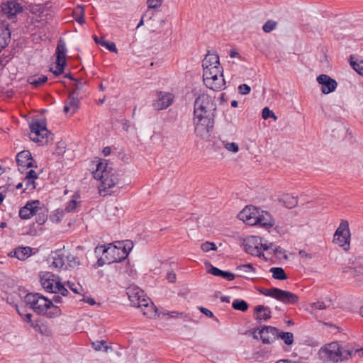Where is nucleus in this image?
Listing matches in <instances>:
<instances>
[{
	"mask_svg": "<svg viewBox=\"0 0 363 363\" xmlns=\"http://www.w3.org/2000/svg\"><path fill=\"white\" fill-rule=\"evenodd\" d=\"M216 104L208 94L199 95L194 101V123L195 133L203 138L213 129L216 116Z\"/></svg>",
	"mask_w": 363,
	"mask_h": 363,
	"instance_id": "nucleus-1",
	"label": "nucleus"
},
{
	"mask_svg": "<svg viewBox=\"0 0 363 363\" xmlns=\"http://www.w3.org/2000/svg\"><path fill=\"white\" fill-rule=\"evenodd\" d=\"M95 179L100 180L102 189L101 191H106L120 184L121 174L114 170L106 160H100L93 172Z\"/></svg>",
	"mask_w": 363,
	"mask_h": 363,
	"instance_id": "nucleus-2",
	"label": "nucleus"
},
{
	"mask_svg": "<svg viewBox=\"0 0 363 363\" xmlns=\"http://www.w3.org/2000/svg\"><path fill=\"white\" fill-rule=\"evenodd\" d=\"M133 243L130 242L128 245L122 246L120 243V246L113 245L109 244L108 247L106 246H98L95 248V253L99 255L102 253L103 257L98 259V263L100 266L105 264H111L113 262H119L123 259H125L129 254L131 250Z\"/></svg>",
	"mask_w": 363,
	"mask_h": 363,
	"instance_id": "nucleus-3",
	"label": "nucleus"
},
{
	"mask_svg": "<svg viewBox=\"0 0 363 363\" xmlns=\"http://www.w3.org/2000/svg\"><path fill=\"white\" fill-rule=\"evenodd\" d=\"M40 280L43 288L45 291L60 294L62 296H67L69 294L68 290L61 283L60 278L51 272H44L40 274Z\"/></svg>",
	"mask_w": 363,
	"mask_h": 363,
	"instance_id": "nucleus-4",
	"label": "nucleus"
},
{
	"mask_svg": "<svg viewBox=\"0 0 363 363\" xmlns=\"http://www.w3.org/2000/svg\"><path fill=\"white\" fill-rule=\"evenodd\" d=\"M272 246H274L272 242H267V240L259 236H249L243 240L245 251L252 256L259 257H264L263 251L272 249Z\"/></svg>",
	"mask_w": 363,
	"mask_h": 363,
	"instance_id": "nucleus-5",
	"label": "nucleus"
},
{
	"mask_svg": "<svg viewBox=\"0 0 363 363\" xmlns=\"http://www.w3.org/2000/svg\"><path fill=\"white\" fill-rule=\"evenodd\" d=\"M203 72V82L206 86L213 90L220 91L225 89V81L222 67H210Z\"/></svg>",
	"mask_w": 363,
	"mask_h": 363,
	"instance_id": "nucleus-6",
	"label": "nucleus"
},
{
	"mask_svg": "<svg viewBox=\"0 0 363 363\" xmlns=\"http://www.w3.org/2000/svg\"><path fill=\"white\" fill-rule=\"evenodd\" d=\"M258 291L260 294L272 297L285 304H296L299 299L296 294L275 287L271 289L260 288Z\"/></svg>",
	"mask_w": 363,
	"mask_h": 363,
	"instance_id": "nucleus-7",
	"label": "nucleus"
},
{
	"mask_svg": "<svg viewBox=\"0 0 363 363\" xmlns=\"http://www.w3.org/2000/svg\"><path fill=\"white\" fill-rule=\"evenodd\" d=\"M46 211L44 205L39 200L29 201L24 205V220L35 216L37 223L42 225L47 219Z\"/></svg>",
	"mask_w": 363,
	"mask_h": 363,
	"instance_id": "nucleus-8",
	"label": "nucleus"
},
{
	"mask_svg": "<svg viewBox=\"0 0 363 363\" xmlns=\"http://www.w3.org/2000/svg\"><path fill=\"white\" fill-rule=\"evenodd\" d=\"M345 352L346 353L345 355L343 354V352L338 344L333 342L328 347L322 349L320 352V354L321 358L325 361L337 362L352 357V352L345 350Z\"/></svg>",
	"mask_w": 363,
	"mask_h": 363,
	"instance_id": "nucleus-9",
	"label": "nucleus"
},
{
	"mask_svg": "<svg viewBox=\"0 0 363 363\" xmlns=\"http://www.w3.org/2000/svg\"><path fill=\"white\" fill-rule=\"evenodd\" d=\"M24 303L39 314H43L51 304V300L38 293L28 294L24 296Z\"/></svg>",
	"mask_w": 363,
	"mask_h": 363,
	"instance_id": "nucleus-10",
	"label": "nucleus"
},
{
	"mask_svg": "<svg viewBox=\"0 0 363 363\" xmlns=\"http://www.w3.org/2000/svg\"><path fill=\"white\" fill-rule=\"evenodd\" d=\"M30 139L40 145H48L52 140V134L46 127L39 123H33L30 125Z\"/></svg>",
	"mask_w": 363,
	"mask_h": 363,
	"instance_id": "nucleus-11",
	"label": "nucleus"
},
{
	"mask_svg": "<svg viewBox=\"0 0 363 363\" xmlns=\"http://www.w3.org/2000/svg\"><path fill=\"white\" fill-rule=\"evenodd\" d=\"M350 237L349 223L346 220H342L334 234L333 242L347 251L350 249Z\"/></svg>",
	"mask_w": 363,
	"mask_h": 363,
	"instance_id": "nucleus-12",
	"label": "nucleus"
},
{
	"mask_svg": "<svg viewBox=\"0 0 363 363\" xmlns=\"http://www.w3.org/2000/svg\"><path fill=\"white\" fill-rule=\"evenodd\" d=\"M66 250L65 248L52 252L48 258L50 267L56 271L67 269Z\"/></svg>",
	"mask_w": 363,
	"mask_h": 363,
	"instance_id": "nucleus-13",
	"label": "nucleus"
},
{
	"mask_svg": "<svg viewBox=\"0 0 363 363\" xmlns=\"http://www.w3.org/2000/svg\"><path fill=\"white\" fill-rule=\"evenodd\" d=\"M2 16L15 22L16 16L22 11V6L16 0L7 1L1 4Z\"/></svg>",
	"mask_w": 363,
	"mask_h": 363,
	"instance_id": "nucleus-14",
	"label": "nucleus"
},
{
	"mask_svg": "<svg viewBox=\"0 0 363 363\" xmlns=\"http://www.w3.org/2000/svg\"><path fill=\"white\" fill-rule=\"evenodd\" d=\"M259 209L254 206H246L238 215L240 220L247 225H255V220H257Z\"/></svg>",
	"mask_w": 363,
	"mask_h": 363,
	"instance_id": "nucleus-15",
	"label": "nucleus"
},
{
	"mask_svg": "<svg viewBox=\"0 0 363 363\" xmlns=\"http://www.w3.org/2000/svg\"><path fill=\"white\" fill-rule=\"evenodd\" d=\"M126 294L128 299L132 303V306L135 307L142 301L143 298H147L145 294L144 291L135 285H130L127 287Z\"/></svg>",
	"mask_w": 363,
	"mask_h": 363,
	"instance_id": "nucleus-16",
	"label": "nucleus"
},
{
	"mask_svg": "<svg viewBox=\"0 0 363 363\" xmlns=\"http://www.w3.org/2000/svg\"><path fill=\"white\" fill-rule=\"evenodd\" d=\"M317 82L322 85L321 91L324 94H328L333 92L337 86V82L330 76L322 74L317 77Z\"/></svg>",
	"mask_w": 363,
	"mask_h": 363,
	"instance_id": "nucleus-17",
	"label": "nucleus"
},
{
	"mask_svg": "<svg viewBox=\"0 0 363 363\" xmlns=\"http://www.w3.org/2000/svg\"><path fill=\"white\" fill-rule=\"evenodd\" d=\"M157 97L158 100L153 104L157 110H164L167 108L172 104L174 99V96L172 93L164 91H158Z\"/></svg>",
	"mask_w": 363,
	"mask_h": 363,
	"instance_id": "nucleus-18",
	"label": "nucleus"
},
{
	"mask_svg": "<svg viewBox=\"0 0 363 363\" xmlns=\"http://www.w3.org/2000/svg\"><path fill=\"white\" fill-rule=\"evenodd\" d=\"M259 334L262 343L271 344L277 338V328L264 325L259 330Z\"/></svg>",
	"mask_w": 363,
	"mask_h": 363,
	"instance_id": "nucleus-19",
	"label": "nucleus"
},
{
	"mask_svg": "<svg viewBox=\"0 0 363 363\" xmlns=\"http://www.w3.org/2000/svg\"><path fill=\"white\" fill-rule=\"evenodd\" d=\"M136 307L140 308L143 314L149 318L155 317L157 313V308L148 297L143 298Z\"/></svg>",
	"mask_w": 363,
	"mask_h": 363,
	"instance_id": "nucleus-20",
	"label": "nucleus"
},
{
	"mask_svg": "<svg viewBox=\"0 0 363 363\" xmlns=\"http://www.w3.org/2000/svg\"><path fill=\"white\" fill-rule=\"evenodd\" d=\"M16 289H13V291H9L7 289L6 290V294H7V296L6 298V301L10 305L13 306L18 313L22 316V313H21L19 308H18V304L21 303V296L19 292L17 291L20 290L19 287H16Z\"/></svg>",
	"mask_w": 363,
	"mask_h": 363,
	"instance_id": "nucleus-21",
	"label": "nucleus"
},
{
	"mask_svg": "<svg viewBox=\"0 0 363 363\" xmlns=\"http://www.w3.org/2000/svg\"><path fill=\"white\" fill-rule=\"evenodd\" d=\"M79 99L78 95H76V91H72L69 93L68 101L64 106V112L65 113L71 111V113H74L79 108Z\"/></svg>",
	"mask_w": 363,
	"mask_h": 363,
	"instance_id": "nucleus-22",
	"label": "nucleus"
},
{
	"mask_svg": "<svg viewBox=\"0 0 363 363\" xmlns=\"http://www.w3.org/2000/svg\"><path fill=\"white\" fill-rule=\"evenodd\" d=\"M254 312L255 318L257 321H267L272 317V312L269 307L262 305H258L255 307Z\"/></svg>",
	"mask_w": 363,
	"mask_h": 363,
	"instance_id": "nucleus-23",
	"label": "nucleus"
},
{
	"mask_svg": "<svg viewBox=\"0 0 363 363\" xmlns=\"http://www.w3.org/2000/svg\"><path fill=\"white\" fill-rule=\"evenodd\" d=\"M52 301L55 303H62V298L60 295H54L52 300L51 304L48 307V311L44 312V315H45L48 318H55L57 317L61 314V310L58 306H56L53 304Z\"/></svg>",
	"mask_w": 363,
	"mask_h": 363,
	"instance_id": "nucleus-24",
	"label": "nucleus"
},
{
	"mask_svg": "<svg viewBox=\"0 0 363 363\" xmlns=\"http://www.w3.org/2000/svg\"><path fill=\"white\" fill-rule=\"evenodd\" d=\"M274 221L271 215L264 211H259L257 220H255V225H259L266 228H271L274 225Z\"/></svg>",
	"mask_w": 363,
	"mask_h": 363,
	"instance_id": "nucleus-25",
	"label": "nucleus"
},
{
	"mask_svg": "<svg viewBox=\"0 0 363 363\" xmlns=\"http://www.w3.org/2000/svg\"><path fill=\"white\" fill-rule=\"evenodd\" d=\"M202 67L203 71L210 67H220L219 57L216 53H208L202 61Z\"/></svg>",
	"mask_w": 363,
	"mask_h": 363,
	"instance_id": "nucleus-26",
	"label": "nucleus"
},
{
	"mask_svg": "<svg viewBox=\"0 0 363 363\" xmlns=\"http://www.w3.org/2000/svg\"><path fill=\"white\" fill-rule=\"evenodd\" d=\"M47 81L48 77L43 74H35L27 77L28 84L35 89L42 86Z\"/></svg>",
	"mask_w": 363,
	"mask_h": 363,
	"instance_id": "nucleus-27",
	"label": "nucleus"
},
{
	"mask_svg": "<svg viewBox=\"0 0 363 363\" xmlns=\"http://www.w3.org/2000/svg\"><path fill=\"white\" fill-rule=\"evenodd\" d=\"M66 52L67 49L65 43L63 41L60 40L56 48V62L66 64Z\"/></svg>",
	"mask_w": 363,
	"mask_h": 363,
	"instance_id": "nucleus-28",
	"label": "nucleus"
},
{
	"mask_svg": "<svg viewBox=\"0 0 363 363\" xmlns=\"http://www.w3.org/2000/svg\"><path fill=\"white\" fill-rule=\"evenodd\" d=\"M67 269L75 268L80 264L79 259L77 256L69 253L66 251Z\"/></svg>",
	"mask_w": 363,
	"mask_h": 363,
	"instance_id": "nucleus-29",
	"label": "nucleus"
},
{
	"mask_svg": "<svg viewBox=\"0 0 363 363\" xmlns=\"http://www.w3.org/2000/svg\"><path fill=\"white\" fill-rule=\"evenodd\" d=\"M288 208H292L298 204V199L290 194L284 195L281 200Z\"/></svg>",
	"mask_w": 363,
	"mask_h": 363,
	"instance_id": "nucleus-30",
	"label": "nucleus"
},
{
	"mask_svg": "<svg viewBox=\"0 0 363 363\" xmlns=\"http://www.w3.org/2000/svg\"><path fill=\"white\" fill-rule=\"evenodd\" d=\"M0 36L4 39L9 40L11 38V32L9 29V23L4 19L0 18Z\"/></svg>",
	"mask_w": 363,
	"mask_h": 363,
	"instance_id": "nucleus-31",
	"label": "nucleus"
},
{
	"mask_svg": "<svg viewBox=\"0 0 363 363\" xmlns=\"http://www.w3.org/2000/svg\"><path fill=\"white\" fill-rule=\"evenodd\" d=\"M281 338L286 345H291L294 342V335L290 332H279L277 329V338Z\"/></svg>",
	"mask_w": 363,
	"mask_h": 363,
	"instance_id": "nucleus-32",
	"label": "nucleus"
},
{
	"mask_svg": "<svg viewBox=\"0 0 363 363\" xmlns=\"http://www.w3.org/2000/svg\"><path fill=\"white\" fill-rule=\"evenodd\" d=\"M75 16V21L79 24L82 25L85 23L84 19V9L82 6H77V7L73 11Z\"/></svg>",
	"mask_w": 363,
	"mask_h": 363,
	"instance_id": "nucleus-33",
	"label": "nucleus"
},
{
	"mask_svg": "<svg viewBox=\"0 0 363 363\" xmlns=\"http://www.w3.org/2000/svg\"><path fill=\"white\" fill-rule=\"evenodd\" d=\"M270 272L272 273V277L275 279L285 280L287 279V276L284 270L281 267H272L271 268Z\"/></svg>",
	"mask_w": 363,
	"mask_h": 363,
	"instance_id": "nucleus-34",
	"label": "nucleus"
},
{
	"mask_svg": "<svg viewBox=\"0 0 363 363\" xmlns=\"http://www.w3.org/2000/svg\"><path fill=\"white\" fill-rule=\"evenodd\" d=\"M232 307L235 310L245 312L248 309V304L244 300L235 299L232 303Z\"/></svg>",
	"mask_w": 363,
	"mask_h": 363,
	"instance_id": "nucleus-35",
	"label": "nucleus"
},
{
	"mask_svg": "<svg viewBox=\"0 0 363 363\" xmlns=\"http://www.w3.org/2000/svg\"><path fill=\"white\" fill-rule=\"evenodd\" d=\"M34 330L45 336H50L52 334L51 329L45 324L35 323Z\"/></svg>",
	"mask_w": 363,
	"mask_h": 363,
	"instance_id": "nucleus-36",
	"label": "nucleus"
},
{
	"mask_svg": "<svg viewBox=\"0 0 363 363\" xmlns=\"http://www.w3.org/2000/svg\"><path fill=\"white\" fill-rule=\"evenodd\" d=\"M78 199H79V195L74 194L72 199L67 203L65 211L67 212L74 211L79 203V202L77 201Z\"/></svg>",
	"mask_w": 363,
	"mask_h": 363,
	"instance_id": "nucleus-37",
	"label": "nucleus"
},
{
	"mask_svg": "<svg viewBox=\"0 0 363 363\" xmlns=\"http://www.w3.org/2000/svg\"><path fill=\"white\" fill-rule=\"evenodd\" d=\"M353 57L350 58V65L360 75L363 76V61H354Z\"/></svg>",
	"mask_w": 363,
	"mask_h": 363,
	"instance_id": "nucleus-38",
	"label": "nucleus"
},
{
	"mask_svg": "<svg viewBox=\"0 0 363 363\" xmlns=\"http://www.w3.org/2000/svg\"><path fill=\"white\" fill-rule=\"evenodd\" d=\"M36 179H25L24 181L26 182V188H24V193L28 191V192L33 191L34 189H35L37 186V184L35 182Z\"/></svg>",
	"mask_w": 363,
	"mask_h": 363,
	"instance_id": "nucleus-39",
	"label": "nucleus"
},
{
	"mask_svg": "<svg viewBox=\"0 0 363 363\" xmlns=\"http://www.w3.org/2000/svg\"><path fill=\"white\" fill-rule=\"evenodd\" d=\"M66 284L67 287L74 294H81V293L83 291L82 286L79 285V284H74L73 282L68 281Z\"/></svg>",
	"mask_w": 363,
	"mask_h": 363,
	"instance_id": "nucleus-40",
	"label": "nucleus"
},
{
	"mask_svg": "<svg viewBox=\"0 0 363 363\" xmlns=\"http://www.w3.org/2000/svg\"><path fill=\"white\" fill-rule=\"evenodd\" d=\"M8 255L10 257H16L19 260H22L23 259V247H21V246L18 247L15 250L10 252L8 254Z\"/></svg>",
	"mask_w": 363,
	"mask_h": 363,
	"instance_id": "nucleus-41",
	"label": "nucleus"
},
{
	"mask_svg": "<svg viewBox=\"0 0 363 363\" xmlns=\"http://www.w3.org/2000/svg\"><path fill=\"white\" fill-rule=\"evenodd\" d=\"M237 270L242 272V273L255 272V269L251 264H241L237 267Z\"/></svg>",
	"mask_w": 363,
	"mask_h": 363,
	"instance_id": "nucleus-42",
	"label": "nucleus"
},
{
	"mask_svg": "<svg viewBox=\"0 0 363 363\" xmlns=\"http://www.w3.org/2000/svg\"><path fill=\"white\" fill-rule=\"evenodd\" d=\"M277 26V23L274 21L269 20L263 26L262 29L265 33H269L273 30Z\"/></svg>",
	"mask_w": 363,
	"mask_h": 363,
	"instance_id": "nucleus-43",
	"label": "nucleus"
},
{
	"mask_svg": "<svg viewBox=\"0 0 363 363\" xmlns=\"http://www.w3.org/2000/svg\"><path fill=\"white\" fill-rule=\"evenodd\" d=\"M101 45L102 47L106 48L107 50H108L111 52L117 53L118 50L116 46V44L113 42H107V41H102L101 43Z\"/></svg>",
	"mask_w": 363,
	"mask_h": 363,
	"instance_id": "nucleus-44",
	"label": "nucleus"
},
{
	"mask_svg": "<svg viewBox=\"0 0 363 363\" xmlns=\"http://www.w3.org/2000/svg\"><path fill=\"white\" fill-rule=\"evenodd\" d=\"M201 248L203 252H209L210 250L216 251L217 250V247L214 242L208 241L203 243L201 246Z\"/></svg>",
	"mask_w": 363,
	"mask_h": 363,
	"instance_id": "nucleus-45",
	"label": "nucleus"
},
{
	"mask_svg": "<svg viewBox=\"0 0 363 363\" xmlns=\"http://www.w3.org/2000/svg\"><path fill=\"white\" fill-rule=\"evenodd\" d=\"M262 116L264 119L272 118L274 120H277V116H275L274 113L272 111H271L268 107H264L262 109Z\"/></svg>",
	"mask_w": 363,
	"mask_h": 363,
	"instance_id": "nucleus-46",
	"label": "nucleus"
},
{
	"mask_svg": "<svg viewBox=\"0 0 363 363\" xmlns=\"http://www.w3.org/2000/svg\"><path fill=\"white\" fill-rule=\"evenodd\" d=\"M42 172V170H40L38 172H36L33 169H30L26 173L25 179H37L40 174Z\"/></svg>",
	"mask_w": 363,
	"mask_h": 363,
	"instance_id": "nucleus-47",
	"label": "nucleus"
},
{
	"mask_svg": "<svg viewBox=\"0 0 363 363\" xmlns=\"http://www.w3.org/2000/svg\"><path fill=\"white\" fill-rule=\"evenodd\" d=\"M162 0H147L148 9H157L161 6Z\"/></svg>",
	"mask_w": 363,
	"mask_h": 363,
	"instance_id": "nucleus-48",
	"label": "nucleus"
},
{
	"mask_svg": "<svg viewBox=\"0 0 363 363\" xmlns=\"http://www.w3.org/2000/svg\"><path fill=\"white\" fill-rule=\"evenodd\" d=\"M356 269L357 267H345L342 268V273L346 274L348 277L354 278V276L356 274Z\"/></svg>",
	"mask_w": 363,
	"mask_h": 363,
	"instance_id": "nucleus-49",
	"label": "nucleus"
},
{
	"mask_svg": "<svg viewBox=\"0 0 363 363\" xmlns=\"http://www.w3.org/2000/svg\"><path fill=\"white\" fill-rule=\"evenodd\" d=\"M225 147L233 152H237L239 150L238 145L235 143H224Z\"/></svg>",
	"mask_w": 363,
	"mask_h": 363,
	"instance_id": "nucleus-50",
	"label": "nucleus"
},
{
	"mask_svg": "<svg viewBox=\"0 0 363 363\" xmlns=\"http://www.w3.org/2000/svg\"><path fill=\"white\" fill-rule=\"evenodd\" d=\"M354 278L358 282L363 281V266H359L356 269V274L354 276Z\"/></svg>",
	"mask_w": 363,
	"mask_h": 363,
	"instance_id": "nucleus-51",
	"label": "nucleus"
},
{
	"mask_svg": "<svg viewBox=\"0 0 363 363\" xmlns=\"http://www.w3.org/2000/svg\"><path fill=\"white\" fill-rule=\"evenodd\" d=\"M38 252L37 248H31L30 247H24V259L36 254Z\"/></svg>",
	"mask_w": 363,
	"mask_h": 363,
	"instance_id": "nucleus-52",
	"label": "nucleus"
},
{
	"mask_svg": "<svg viewBox=\"0 0 363 363\" xmlns=\"http://www.w3.org/2000/svg\"><path fill=\"white\" fill-rule=\"evenodd\" d=\"M63 217V211H60L59 210H57L55 213H53L52 216H50V219L53 222L58 223L61 221L62 218Z\"/></svg>",
	"mask_w": 363,
	"mask_h": 363,
	"instance_id": "nucleus-53",
	"label": "nucleus"
},
{
	"mask_svg": "<svg viewBox=\"0 0 363 363\" xmlns=\"http://www.w3.org/2000/svg\"><path fill=\"white\" fill-rule=\"evenodd\" d=\"M251 88L247 84H243L238 86V91L242 95L248 94L250 92Z\"/></svg>",
	"mask_w": 363,
	"mask_h": 363,
	"instance_id": "nucleus-54",
	"label": "nucleus"
},
{
	"mask_svg": "<svg viewBox=\"0 0 363 363\" xmlns=\"http://www.w3.org/2000/svg\"><path fill=\"white\" fill-rule=\"evenodd\" d=\"M222 272L223 270H220V269L213 267L211 264H210V267L208 269V272L209 274L217 277H220Z\"/></svg>",
	"mask_w": 363,
	"mask_h": 363,
	"instance_id": "nucleus-55",
	"label": "nucleus"
},
{
	"mask_svg": "<svg viewBox=\"0 0 363 363\" xmlns=\"http://www.w3.org/2000/svg\"><path fill=\"white\" fill-rule=\"evenodd\" d=\"M66 64L60 63V62H56V69L52 72L55 75H60L64 72V67Z\"/></svg>",
	"mask_w": 363,
	"mask_h": 363,
	"instance_id": "nucleus-56",
	"label": "nucleus"
},
{
	"mask_svg": "<svg viewBox=\"0 0 363 363\" xmlns=\"http://www.w3.org/2000/svg\"><path fill=\"white\" fill-rule=\"evenodd\" d=\"M24 167H26L27 169H38V166L35 160H31L29 161H24Z\"/></svg>",
	"mask_w": 363,
	"mask_h": 363,
	"instance_id": "nucleus-57",
	"label": "nucleus"
},
{
	"mask_svg": "<svg viewBox=\"0 0 363 363\" xmlns=\"http://www.w3.org/2000/svg\"><path fill=\"white\" fill-rule=\"evenodd\" d=\"M271 250H273L274 254L277 256H281L284 255V258H287V256L285 255V250L281 248L280 246H276L274 248H272Z\"/></svg>",
	"mask_w": 363,
	"mask_h": 363,
	"instance_id": "nucleus-58",
	"label": "nucleus"
},
{
	"mask_svg": "<svg viewBox=\"0 0 363 363\" xmlns=\"http://www.w3.org/2000/svg\"><path fill=\"white\" fill-rule=\"evenodd\" d=\"M311 308L313 309H317V310H323V309H325L327 308V306L325 304V303L321 302V301H318V302L313 303L311 304Z\"/></svg>",
	"mask_w": 363,
	"mask_h": 363,
	"instance_id": "nucleus-59",
	"label": "nucleus"
},
{
	"mask_svg": "<svg viewBox=\"0 0 363 363\" xmlns=\"http://www.w3.org/2000/svg\"><path fill=\"white\" fill-rule=\"evenodd\" d=\"M220 277L228 281H232L235 279V275L233 273L226 271H223Z\"/></svg>",
	"mask_w": 363,
	"mask_h": 363,
	"instance_id": "nucleus-60",
	"label": "nucleus"
},
{
	"mask_svg": "<svg viewBox=\"0 0 363 363\" xmlns=\"http://www.w3.org/2000/svg\"><path fill=\"white\" fill-rule=\"evenodd\" d=\"M23 151L19 152L16 158V163L18 167V170L21 171V167L23 166Z\"/></svg>",
	"mask_w": 363,
	"mask_h": 363,
	"instance_id": "nucleus-61",
	"label": "nucleus"
},
{
	"mask_svg": "<svg viewBox=\"0 0 363 363\" xmlns=\"http://www.w3.org/2000/svg\"><path fill=\"white\" fill-rule=\"evenodd\" d=\"M106 343V341L101 340V341H97L92 342V347L96 351H99L101 350L102 346Z\"/></svg>",
	"mask_w": 363,
	"mask_h": 363,
	"instance_id": "nucleus-62",
	"label": "nucleus"
},
{
	"mask_svg": "<svg viewBox=\"0 0 363 363\" xmlns=\"http://www.w3.org/2000/svg\"><path fill=\"white\" fill-rule=\"evenodd\" d=\"M167 279L169 282L174 283L176 281V274L173 272H169L167 274Z\"/></svg>",
	"mask_w": 363,
	"mask_h": 363,
	"instance_id": "nucleus-63",
	"label": "nucleus"
},
{
	"mask_svg": "<svg viewBox=\"0 0 363 363\" xmlns=\"http://www.w3.org/2000/svg\"><path fill=\"white\" fill-rule=\"evenodd\" d=\"M199 309H200V311L202 313L205 314L206 316H208L209 318L213 317V313L210 310H208L206 308H203V307H201Z\"/></svg>",
	"mask_w": 363,
	"mask_h": 363,
	"instance_id": "nucleus-64",
	"label": "nucleus"
}]
</instances>
